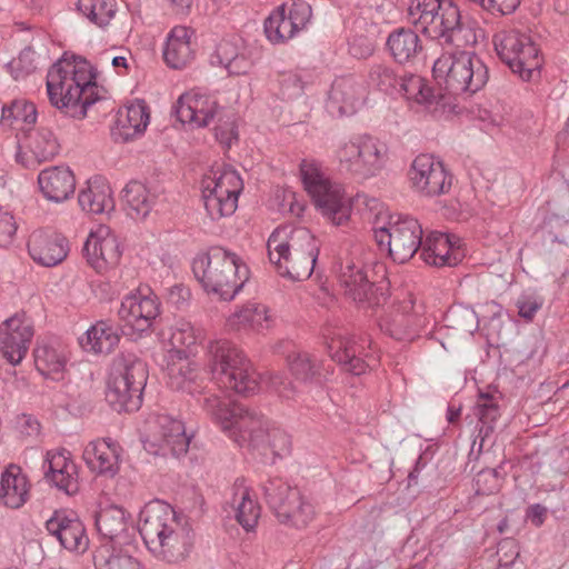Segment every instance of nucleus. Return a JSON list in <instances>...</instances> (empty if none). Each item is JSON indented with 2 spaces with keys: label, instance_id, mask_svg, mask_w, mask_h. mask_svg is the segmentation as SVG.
Masks as SVG:
<instances>
[{
  "label": "nucleus",
  "instance_id": "obj_1",
  "mask_svg": "<svg viewBox=\"0 0 569 569\" xmlns=\"http://www.w3.org/2000/svg\"><path fill=\"white\" fill-rule=\"evenodd\" d=\"M202 407L239 447L279 458L290 452V436L256 410L223 400L216 393L207 396Z\"/></svg>",
  "mask_w": 569,
  "mask_h": 569
},
{
  "label": "nucleus",
  "instance_id": "obj_2",
  "mask_svg": "<svg viewBox=\"0 0 569 569\" xmlns=\"http://www.w3.org/2000/svg\"><path fill=\"white\" fill-rule=\"evenodd\" d=\"M138 529L148 550L160 560L179 562L192 549L194 535L188 519L162 500L146 503Z\"/></svg>",
  "mask_w": 569,
  "mask_h": 569
},
{
  "label": "nucleus",
  "instance_id": "obj_3",
  "mask_svg": "<svg viewBox=\"0 0 569 569\" xmlns=\"http://www.w3.org/2000/svg\"><path fill=\"white\" fill-rule=\"evenodd\" d=\"M50 103L72 118H84L88 108L98 99V86L90 63L82 59L62 58L47 74Z\"/></svg>",
  "mask_w": 569,
  "mask_h": 569
},
{
  "label": "nucleus",
  "instance_id": "obj_4",
  "mask_svg": "<svg viewBox=\"0 0 569 569\" xmlns=\"http://www.w3.org/2000/svg\"><path fill=\"white\" fill-rule=\"evenodd\" d=\"M363 198L360 217L371 224L378 246L388 249L393 261L408 262L421 248L423 229L420 222L408 214L389 216L380 200Z\"/></svg>",
  "mask_w": 569,
  "mask_h": 569
},
{
  "label": "nucleus",
  "instance_id": "obj_5",
  "mask_svg": "<svg viewBox=\"0 0 569 569\" xmlns=\"http://www.w3.org/2000/svg\"><path fill=\"white\" fill-rule=\"evenodd\" d=\"M276 271L293 281L308 279L315 269L320 243L307 228H277L267 242Z\"/></svg>",
  "mask_w": 569,
  "mask_h": 569
},
{
  "label": "nucleus",
  "instance_id": "obj_6",
  "mask_svg": "<svg viewBox=\"0 0 569 569\" xmlns=\"http://www.w3.org/2000/svg\"><path fill=\"white\" fill-rule=\"evenodd\" d=\"M192 271L207 293L231 301L249 280L248 266L234 252L211 248L194 258Z\"/></svg>",
  "mask_w": 569,
  "mask_h": 569
},
{
  "label": "nucleus",
  "instance_id": "obj_7",
  "mask_svg": "<svg viewBox=\"0 0 569 569\" xmlns=\"http://www.w3.org/2000/svg\"><path fill=\"white\" fill-rule=\"evenodd\" d=\"M207 358L212 378L224 388L243 396L253 395L259 389L258 375L233 342L226 339L211 341Z\"/></svg>",
  "mask_w": 569,
  "mask_h": 569
},
{
  "label": "nucleus",
  "instance_id": "obj_8",
  "mask_svg": "<svg viewBox=\"0 0 569 569\" xmlns=\"http://www.w3.org/2000/svg\"><path fill=\"white\" fill-rule=\"evenodd\" d=\"M432 73L437 83L443 86L446 96H471L481 90L489 80V71L483 61L467 51L442 54L435 61Z\"/></svg>",
  "mask_w": 569,
  "mask_h": 569
},
{
  "label": "nucleus",
  "instance_id": "obj_9",
  "mask_svg": "<svg viewBox=\"0 0 569 569\" xmlns=\"http://www.w3.org/2000/svg\"><path fill=\"white\" fill-rule=\"evenodd\" d=\"M262 490L269 508L281 525L303 529L315 519L316 508L310 499L281 478L267 480Z\"/></svg>",
  "mask_w": 569,
  "mask_h": 569
},
{
  "label": "nucleus",
  "instance_id": "obj_10",
  "mask_svg": "<svg viewBox=\"0 0 569 569\" xmlns=\"http://www.w3.org/2000/svg\"><path fill=\"white\" fill-rule=\"evenodd\" d=\"M500 60L522 81H530L540 73L542 59L531 37L519 30L500 31L493 37Z\"/></svg>",
  "mask_w": 569,
  "mask_h": 569
},
{
  "label": "nucleus",
  "instance_id": "obj_11",
  "mask_svg": "<svg viewBox=\"0 0 569 569\" xmlns=\"http://www.w3.org/2000/svg\"><path fill=\"white\" fill-rule=\"evenodd\" d=\"M299 168L303 187L315 204L337 226L348 220L350 209L345 206L341 186L331 182L322 171L320 163L315 160L305 159Z\"/></svg>",
  "mask_w": 569,
  "mask_h": 569
},
{
  "label": "nucleus",
  "instance_id": "obj_12",
  "mask_svg": "<svg viewBox=\"0 0 569 569\" xmlns=\"http://www.w3.org/2000/svg\"><path fill=\"white\" fill-rule=\"evenodd\" d=\"M146 381L147 371L142 361L134 359L128 363H118L108 381V402L118 412L138 410Z\"/></svg>",
  "mask_w": 569,
  "mask_h": 569
},
{
  "label": "nucleus",
  "instance_id": "obj_13",
  "mask_svg": "<svg viewBox=\"0 0 569 569\" xmlns=\"http://www.w3.org/2000/svg\"><path fill=\"white\" fill-rule=\"evenodd\" d=\"M160 313V303L149 288H139L123 297L118 315L124 335L148 331Z\"/></svg>",
  "mask_w": 569,
  "mask_h": 569
},
{
  "label": "nucleus",
  "instance_id": "obj_14",
  "mask_svg": "<svg viewBox=\"0 0 569 569\" xmlns=\"http://www.w3.org/2000/svg\"><path fill=\"white\" fill-rule=\"evenodd\" d=\"M222 109L214 97L199 89L184 92L176 104L178 119L191 129L206 128L214 120H223Z\"/></svg>",
  "mask_w": 569,
  "mask_h": 569
},
{
  "label": "nucleus",
  "instance_id": "obj_15",
  "mask_svg": "<svg viewBox=\"0 0 569 569\" xmlns=\"http://www.w3.org/2000/svg\"><path fill=\"white\" fill-rule=\"evenodd\" d=\"M189 443L182 421L168 415H159L148 421L144 447L149 451L158 453L168 449L173 456H180L187 452Z\"/></svg>",
  "mask_w": 569,
  "mask_h": 569
},
{
  "label": "nucleus",
  "instance_id": "obj_16",
  "mask_svg": "<svg viewBox=\"0 0 569 569\" xmlns=\"http://www.w3.org/2000/svg\"><path fill=\"white\" fill-rule=\"evenodd\" d=\"M311 7L305 2L279 6L264 21V33L272 43H283L303 30L311 19Z\"/></svg>",
  "mask_w": 569,
  "mask_h": 569
},
{
  "label": "nucleus",
  "instance_id": "obj_17",
  "mask_svg": "<svg viewBox=\"0 0 569 569\" xmlns=\"http://www.w3.org/2000/svg\"><path fill=\"white\" fill-rule=\"evenodd\" d=\"M409 178L417 192L426 197L447 193L452 184V176L441 161L429 154H419L412 161Z\"/></svg>",
  "mask_w": 569,
  "mask_h": 569
},
{
  "label": "nucleus",
  "instance_id": "obj_18",
  "mask_svg": "<svg viewBox=\"0 0 569 569\" xmlns=\"http://www.w3.org/2000/svg\"><path fill=\"white\" fill-rule=\"evenodd\" d=\"M34 329L23 313H16L0 325V352L12 366H18L26 358Z\"/></svg>",
  "mask_w": 569,
  "mask_h": 569
},
{
  "label": "nucleus",
  "instance_id": "obj_19",
  "mask_svg": "<svg viewBox=\"0 0 569 569\" xmlns=\"http://www.w3.org/2000/svg\"><path fill=\"white\" fill-rule=\"evenodd\" d=\"M49 535L72 552L84 553L89 548V538L79 517L68 510H57L46 522Z\"/></svg>",
  "mask_w": 569,
  "mask_h": 569
},
{
  "label": "nucleus",
  "instance_id": "obj_20",
  "mask_svg": "<svg viewBox=\"0 0 569 569\" xmlns=\"http://www.w3.org/2000/svg\"><path fill=\"white\" fill-rule=\"evenodd\" d=\"M83 251L89 264L99 273L117 267L122 254L117 237L103 226L89 234Z\"/></svg>",
  "mask_w": 569,
  "mask_h": 569
},
{
  "label": "nucleus",
  "instance_id": "obj_21",
  "mask_svg": "<svg viewBox=\"0 0 569 569\" xmlns=\"http://www.w3.org/2000/svg\"><path fill=\"white\" fill-rule=\"evenodd\" d=\"M385 272L383 264L375 261H366L358 269V311L367 312L386 302L388 283Z\"/></svg>",
  "mask_w": 569,
  "mask_h": 569
},
{
  "label": "nucleus",
  "instance_id": "obj_22",
  "mask_svg": "<svg viewBox=\"0 0 569 569\" xmlns=\"http://www.w3.org/2000/svg\"><path fill=\"white\" fill-rule=\"evenodd\" d=\"M59 150L60 143L52 130L48 128L30 129L19 140L17 159L23 166L32 167L53 160Z\"/></svg>",
  "mask_w": 569,
  "mask_h": 569
},
{
  "label": "nucleus",
  "instance_id": "obj_23",
  "mask_svg": "<svg viewBox=\"0 0 569 569\" xmlns=\"http://www.w3.org/2000/svg\"><path fill=\"white\" fill-rule=\"evenodd\" d=\"M168 383L172 389L181 390L190 395L200 393L202 381L197 365L180 351H166L162 357Z\"/></svg>",
  "mask_w": 569,
  "mask_h": 569
},
{
  "label": "nucleus",
  "instance_id": "obj_24",
  "mask_svg": "<svg viewBox=\"0 0 569 569\" xmlns=\"http://www.w3.org/2000/svg\"><path fill=\"white\" fill-rule=\"evenodd\" d=\"M28 252L36 263L54 267L67 258L69 241L60 233L38 229L29 237Z\"/></svg>",
  "mask_w": 569,
  "mask_h": 569
},
{
  "label": "nucleus",
  "instance_id": "obj_25",
  "mask_svg": "<svg viewBox=\"0 0 569 569\" xmlns=\"http://www.w3.org/2000/svg\"><path fill=\"white\" fill-rule=\"evenodd\" d=\"M421 32L441 43H453L462 30L461 13L452 0H441L439 8L431 12Z\"/></svg>",
  "mask_w": 569,
  "mask_h": 569
},
{
  "label": "nucleus",
  "instance_id": "obj_26",
  "mask_svg": "<svg viewBox=\"0 0 569 569\" xmlns=\"http://www.w3.org/2000/svg\"><path fill=\"white\" fill-rule=\"evenodd\" d=\"M458 238H452L440 231H430L422 239L420 248V258L430 266L438 268L455 267L463 258V252L460 250Z\"/></svg>",
  "mask_w": 569,
  "mask_h": 569
},
{
  "label": "nucleus",
  "instance_id": "obj_27",
  "mask_svg": "<svg viewBox=\"0 0 569 569\" xmlns=\"http://www.w3.org/2000/svg\"><path fill=\"white\" fill-rule=\"evenodd\" d=\"M38 184L48 201L61 203L74 193L76 178L69 167L53 166L40 171Z\"/></svg>",
  "mask_w": 569,
  "mask_h": 569
},
{
  "label": "nucleus",
  "instance_id": "obj_28",
  "mask_svg": "<svg viewBox=\"0 0 569 569\" xmlns=\"http://www.w3.org/2000/svg\"><path fill=\"white\" fill-rule=\"evenodd\" d=\"M120 451L112 439H98L86 447L83 459L93 472L113 477L119 470Z\"/></svg>",
  "mask_w": 569,
  "mask_h": 569
},
{
  "label": "nucleus",
  "instance_id": "obj_29",
  "mask_svg": "<svg viewBox=\"0 0 569 569\" xmlns=\"http://www.w3.org/2000/svg\"><path fill=\"white\" fill-rule=\"evenodd\" d=\"M46 479L68 495L79 490L78 470L67 451L48 452Z\"/></svg>",
  "mask_w": 569,
  "mask_h": 569
},
{
  "label": "nucleus",
  "instance_id": "obj_30",
  "mask_svg": "<svg viewBox=\"0 0 569 569\" xmlns=\"http://www.w3.org/2000/svg\"><path fill=\"white\" fill-rule=\"evenodd\" d=\"M387 146L369 134L358 138V178L363 180L378 176L386 166Z\"/></svg>",
  "mask_w": 569,
  "mask_h": 569
},
{
  "label": "nucleus",
  "instance_id": "obj_31",
  "mask_svg": "<svg viewBox=\"0 0 569 569\" xmlns=\"http://www.w3.org/2000/svg\"><path fill=\"white\" fill-rule=\"evenodd\" d=\"M30 483L22 469L9 465L0 477V503L8 508L18 509L29 499Z\"/></svg>",
  "mask_w": 569,
  "mask_h": 569
},
{
  "label": "nucleus",
  "instance_id": "obj_32",
  "mask_svg": "<svg viewBox=\"0 0 569 569\" xmlns=\"http://www.w3.org/2000/svg\"><path fill=\"white\" fill-rule=\"evenodd\" d=\"M236 520L247 531H253L261 515V507L243 479H237L232 487L231 500Z\"/></svg>",
  "mask_w": 569,
  "mask_h": 569
},
{
  "label": "nucleus",
  "instance_id": "obj_33",
  "mask_svg": "<svg viewBox=\"0 0 569 569\" xmlns=\"http://www.w3.org/2000/svg\"><path fill=\"white\" fill-rule=\"evenodd\" d=\"M192 36L193 31L183 26H177L171 29L163 50L164 61L170 68L181 69L193 60Z\"/></svg>",
  "mask_w": 569,
  "mask_h": 569
},
{
  "label": "nucleus",
  "instance_id": "obj_34",
  "mask_svg": "<svg viewBox=\"0 0 569 569\" xmlns=\"http://www.w3.org/2000/svg\"><path fill=\"white\" fill-rule=\"evenodd\" d=\"M397 94L402 96L407 100L423 104L427 108L435 106V109H437L438 106L442 108L447 106L446 94L436 93L426 79L412 73L400 76Z\"/></svg>",
  "mask_w": 569,
  "mask_h": 569
},
{
  "label": "nucleus",
  "instance_id": "obj_35",
  "mask_svg": "<svg viewBox=\"0 0 569 569\" xmlns=\"http://www.w3.org/2000/svg\"><path fill=\"white\" fill-rule=\"evenodd\" d=\"M386 47L399 64L415 62L422 53V42L418 33L409 28H397L389 33Z\"/></svg>",
  "mask_w": 569,
  "mask_h": 569
},
{
  "label": "nucleus",
  "instance_id": "obj_36",
  "mask_svg": "<svg viewBox=\"0 0 569 569\" xmlns=\"http://www.w3.org/2000/svg\"><path fill=\"white\" fill-rule=\"evenodd\" d=\"M271 323L272 317L269 308L258 302H247L232 312L226 321L227 327L234 331H262L269 329Z\"/></svg>",
  "mask_w": 569,
  "mask_h": 569
},
{
  "label": "nucleus",
  "instance_id": "obj_37",
  "mask_svg": "<svg viewBox=\"0 0 569 569\" xmlns=\"http://www.w3.org/2000/svg\"><path fill=\"white\" fill-rule=\"evenodd\" d=\"M78 203L83 211L93 214L111 211L114 202L109 183L101 177L89 179L78 194Z\"/></svg>",
  "mask_w": 569,
  "mask_h": 569
},
{
  "label": "nucleus",
  "instance_id": "obj_38",
  "mask_svg": "<svg viewBox=\"0 0 569 569\" xmlns=\"http://www.w3.org/2000/svg\"><path fill=\"white\" fill-rule=\"evenodd\" d=\"M243 183L239 173L231 168L211 170L201 181L202 196L239 198Z\"/></svg>",
  "mask_w": 569,
  "mask_h": 569
},
{
  "label": "nucleus",
  "instance_id": "obj_39",
  "mask_svg": "<svg viewBox=\"0 0 569 569\" xmlns=\"http://www.w3.org/2000/svg\"><path fill=\"white\" fill-rule=\"evenodd\" d=\"M287 362L296 380L306 385H320L330 375L329 370L323 368L322 361L307 352L291 353Z\"/></svg>",
  "mask_w": 569,
  "mask_h": 569
},
{
  "label": "nucleus",
  "instance_id": "obj_40",
  "mask_svg": "<svg viewBox=\"0 0 569 569\" xmlns=\"http://www.w3.org/2000/svg\"><path fill=\"white\" fill-rule=\"evenodd\" d=\"M501 398L491 393L480 392L472 408L473 416L478 419L479 437L481 439L480 448L486 438H488L497 428L501 417Z\"/></svg>",
  "mask_w": 569,
  "mask_h": 569
},
{
  "label": "nucleus",
  "instance_id": "obj_41",
  "mask_svg": "<svg viewBox=\"0 0 569 569\" xmlns=\"http://www.w3.org/2000/svg\"><path fill=\"white\" fill-rule=\"evenodd\" d=\"M400 76L388 63L376 62L366 67L363 87L368 91H377L388 96L397 94Z\"/></svg>",
  "mask_w": 569,
  "mask_h": 569
},
{
  "label": "nucleus",
  "instance_id": "obj_42",
  "mask_svg": "<svg viewBox=\"0 0 569 569\" xmlns=\"http://www.w3.org/2000/svg\"><path fill=\"white\" fill-rule=\"evenodd\" d=\"M37 370L44 377H58L64 370L67 357L64 348L59 343L40 342L33 350Z\"/></svg>",
  "mask_w": 569,
  "mask_h": 569
},
{
  "label": "nucleus",
  "instance_id": "obj_43",
  "mask_svg": "<svg viewBox=\"0 0 569 569\" xmlns=\"http://www.w3.org/2000/svg\"><path fill=\"white\" fill-rule=\"evenodd\" d=\"M129 515L123 508L109 506L96 517V526L100 536L109 541H120L127 536Z\"/></svg>",
  "mask_w": 569,
  "mask_h": 569
},
{
  "label": "nucleus",
  "instance_id": "obj_44",
  "mask_svg": "<svg viewBox=\"0 0 569 569\" xmlns=\"http://www.w3.org/2000/svg\"><path fill=\"white\" fill-rule=\"evenodd\" d=\"M355 83L351 78L337 79L329 92L326 108L332 117L341 118L355 112Z\"/></svg>",
  "mask_w": 569,
  "mask_h": 569
},
{
  "label": "nucleus",
  "instance_id": "obj_45",
  "mask_svg": "<svg viewBox=\"0 0 569 569\" xmlns=\"http://www.w3.org/2000/svg\"><path fill=\"white\" fill-rule=\"evenodd\" d=\"M117 330L106 321H98L80 338V345L86 351L93 353H110L119 343Z\"/></svg>",
  "mask_w": 569,
  "mask_h": 569
},
{
  "label": "nucleus",
  "instance_id": "obj_46",
  "mask_svg": "<svg viewBox=\"0 0 569 569\" xmlns=\"http://www.w3.org/2000/svg\"><path fill=\"white\" fill-rule=\"evenodd\" d=\"M154 199L147 186L139 181H130L122 191L128 214L133 219L146 218L152 209Z\"/></svg>",
  "mask_w": 569,
  "mask_h": 569
},
{
  "label": "nucleus",
  "instance_id": "obj_47",
  "mask_svg": "<svg viewBox=\"0 0 569 569\" xmlns=\"http://www.w3.org/2000/svg\"><path fill=\"white\" fill-rule=\"evenodd\" d=\"M202 340L201 330L194 328L188 321H178L170 328L168 342L170 348L167 351H180L184 357L196 355Z\"/></svg>",
  "mask_w": 569,
  "mask_h": 569
},
{
  "label": "nucleus",
  "instance_id": "obj_48",
  "mask_svg": "<svg viewBox=\"0 0 569 569\" xmlns=\"http://www.w3.org/2000/svg\"><path fill=\"white\" fill-rule=\"evenodd\" d=\"M149 121V109L142 100L128 106L124 110V114L120 113L118 120L121 134L127 140L142 133L147 129Z\"/></svg>",
  "mask_w": 569,
  "mask_h": 569
},
{
  "label": "nucleus",
  "instance_id": "obj_49",
  "mask_svg": "<svg viewBox=\"0 0 569 569\" xmlns=\"http://www.w3.org/2000/svg\"><path fill=\"white\" fill-rule=\"evenodd\" d=\"M365 14V12H361ZM382 29L379 21L362 16L358 22V56L368 58L372 56L381 40Z\"/></svg>",
  "mask_w": 569,
  "mask_h": 569
},
{
  "label": "nucleus",
  "instance_id": "obj_50",
  "mask_svg": "<svg viewBox=\"0 0 569 569\" xmlns=\"http://www.w3.org/2000/svg\"><path fill=\"white\" fill-rule=\"evenodd\" d=\"M77 8L89 21L104 27L113 18L117 3L114 0H78Z\"/></svg>",
  "mask_w": 569,
  "mask_h": 569
},
{
  "label": "nucleus",
  "instance_id": "obj_51",
  "mask_svg": "<svg viewBox=\"0 0 569 569\" xmlns=\"http://www.w3.org/2000/svg\"><path fill=\"white\" fill-rule=\"evenodd\" d=\"M37 120V109L31 102L16 100L2 108V121H8L16 129L24 130L23 124H33Z\"/></svg>",
  "mask_w": 569,
  "mask_h": 569
},
{
  "label": "nucleus",
  "instance_id": "obj_52",
  "mask_svg": "<svg viewBox=\"0 0 569 569\" xmlns=\"http://www.w3.org/2000/svg\"><path fill=\"white\" fill-rule=\"evenodd\" d=\"M328 350L332 360L340 365L345 371H353L352 360L356 357V349L352 339L342 336L333 337L328 343Z\"/></svg>",
  "mask_w": 569,
  "mask_h": 569
},
{
  "label": "nucleus",
  "instance_id": "obj_53",
  "mask_svg": "<svg viewBox=\"0 0 569 569\" xmlns=\"http://www.w3.org/2000/svg\"><path fill=\"white\" fill-rule=\"evenodd\" d=\"M207 214L217 221L234 213L238 207V198L224 196H202Z\"/></svg>",
  "mask_w": 569,
  "mask_h": 569
},
{
  "label": "nucleus",
  "instance_id": "obj_54",
  "mask_svg": "<svg viewBox=\"0 0 569 569\" xmlns=\"http://www.w3.org/2000/svg\"><path fill=\"white\" fill-rule=\"evenodd\" d=\"M441 0H410L408 19L417 28L422 30L431 12L439 8Z\"/></svg>",
  "mask_w": 569,
  "mask_h": 569
},
{
  "label": "nucleus",
  "instance_id": "obj_55",
  "mask_svg": "<svg viewBox=\"0 0 569 569\" xmlns=\"http://www.w3.org/2000/svg\"><path fill=\"white\" fill-rule=\"evenodd\" d=\"M338 283L345 296L356 300V273L352 254H348L340 262L338 270Z\"/></svg>",
  "mask_w": 569,
  "mask_h": 569
},
{
  "label": "nucleus",
  "instance_id": "obj_56",
  "mask_svg": "<svg viewBox=\"0 0 569 569\" xmlns=\"http://www.w3.org/2000/svg\"><path fill=\"white\" fill-rule=\"evenodd\" d=\"M503 476L500 468L483 469L477 475L476 492L478 495H492L501 488Z\"/></svg>",
  "mask_w": 569,
  "mask_h": 569
},
{
  "label": "nucleus",
  "instance_id": "obj_57",
  "mask_svg": "<svg viewBox=\"0 0 569 569\" xmlns=\"http://www.w3.org/2000/svg\"><path fill=\"white\" fill-rule=\"evenodd\" d=\"M223 120H214V136L217 140L226 146L230 147L232 141L237 139V129L232 114H229L224 109H222Z\"/></svg>",
  "mask_w": 569,
  "mask_h": 569
},
{
  "label": "nucleus",
  "instance_id": "obj_58",
  "mask_svg": "<svg viewBox=\"0 0 569 569\" xmlns=\"http://www.w3.org/2000/svg\"><path fill=\"white\" fill-rule=\"evenodd\" d=\"M18 223L8 211L0 210V247H9L17 234Z\"/></svg>",
  "mask_w": 569,
  "mask_h": 569
},
{
  "label": "nucleus",
  "instance_id": "obj_59",
  "mask_svg": "<svg viewBox=\"0 0 569 569\" xmlns=\"http://www.w3.org/2000/svg\"><path fill=\"white\" fill-rule=\"evenodd\" d=\"M497 555L500 567H510L519 557V548L515 539H503L498 543Z\"/></svg>",
  "mask_w": 569,
  "mask_h": 569
},
{
  "label": "nucleus",
  "instance_id": "obj_60",
  "mask_svg": "<svg viewBox=\"0 0 569 569\" xmlns=\"http://www.w3.org/2000/svg\"><path fill=\"white\" fill-rule=\"evenodd\" d=\"M516 306L521 318L532 320L537 311L542 307V299L533 296H521Z\"/></svg>",
  "mask_w": 569,
  "mask_h": 569
},
{
  "label": "nucleus",
  "instance_id": "obj_61",
  "mask_svg": "<svg viewBox=\"0 0 569 569\" xmlns=\"http://www.w3.org/2000/svg\"><path fill=\"white\" fill-rule=\"evenodd\" d=\"M237 56H239L237 46L229 40H222L217 46L213 58L219 64L226 67L236 59Z\"/></svg>",
  "mask_w": 569,
  "mask_h": 569
},
{
  "label": "nucleus",
  "instance_id": "obj_62",
  "mask_svg": "<svg viewBox=\"0 0 569 569\" xmlns=\"http://www.w3.org/2000/svg\"><path fill=\"white\" fill-rule=\"evenodd\" d=\"M521 0H486L483 9L502 16L510 14L517 10Z\"/></svg>",
  "mask_w": 569,
  "mask_h": 569
},
{
  "label": "nucleus",
  "instance_id": "obj_63",
  "mask_svg": "<svg viewBox=\"0 0 569 569\" xmlns=\"http://www.w3.org/2000/svg\"><path fill=\"white\" fill-rule=\"evenodd\" d=\"M16 428L23 437H36L40 432L39 421L29 415H22L17 418Z\"/></svg>",
  "mask_w": 569,
  "mask_h": 569
},
{
  "label": "nucleus",
  "instance_id": "obj_64",
  "mask_svg": "<svg viewBox=\"0 0 569 569\" xmlns=\"http://www.w3.org/2000/svg\"><path fill=\"white\" fill-rule=\"evenodd\" d=\"M271 383L280 397L284 399H296L298 397L296 386L287 378L277 375L271 379Z\"/></svg>",
  "mask_w": 569,
  "mask_h": 569
}]
</instances>
